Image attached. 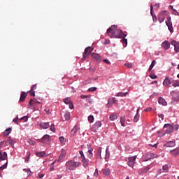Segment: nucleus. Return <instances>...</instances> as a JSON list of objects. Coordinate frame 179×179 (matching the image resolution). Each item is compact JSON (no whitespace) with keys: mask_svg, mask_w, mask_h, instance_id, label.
Segmentation results:
<instances>
[{"mask_svg":"<svg viewBox=\"0 0 179 179\" xmlns=\"http://www.w3.org/2000/svg\"><path fill=\"white\" fill-rule=\"evenodd\" d=\"M158 20L159 23H163L166 20L165 23L168 27V29L171 33L174 31L173 29V22H171V17L170 16V13L167 10L161 11L158 15Z\"/></svg>","mask_w":179,"mask_h":179,"instance_id":"nucleus-1","label":"nucleus"},{"mask_svg":"<svg viewBox=\"0 0 179 179\" xmlns=\"http://www.w3.org/2000/svg\"><path fill=\"white\" fill-rule=\"evenodd\" d=\"M108 36L111 38H122L127 37V34L122 32V30L117 29L115 25H113L107 29Z\"/></svg>","mask_w":179,"mask_h":179,"instance_id":"nucleus-2","label":"nucleus"},{"mask_svg":"<svg viewBox=\"0 0 179 179\" xmlns=\"http://www.w3.org/2000/svg\"><path fill=\"white\" fill-rule=\"evenodd\" d=\"M80 163L76 162H73V161H69L66 162V170L67 171H71L72 170H75L77 167H79Z\"/></svg>","mask_w":179,"mask_h":179,"instance_id":"nucleus-3","label":"nucleus"},{"mask_svg":"<svg viewBox=\"0 0 179 179\" xmlns=\"http://www.w3.org/2000/svg\"><path fill=\"white\" fill-rule=\"evenodd\" d=\"M157 157H159V155H157V154L148 152L143 157V159L144 162H148L149 160H151V159H157Z\"/></svg>","mask_w":179,"mask_h":179,"instance_id":"nucleus-4","label":"nucleus"},{"mask_svg":"<svg viewBox=\"0 0 179 179\" xmlns=\"http://www.w3.org/2000/svg\"><path fill=\"white\" fill-rule=\"evenodd\" d=\"M93 51V48H92V47H87L85 49V52L83 55V61H85V59H86V58H87V57H89V55H90V54H92V52Z\"/></svg>","mask_w":179,"mask_h":179,"instance_id":"nucleus-5","label":"nucleus"},{"mask_svg":"<svg viewBox=\"0 0 179 179\" xmlns=\"http://www.w3.org/2000/svg\"><path fill=\"white\" fill-rule=\"evenodd\" d=\"M174 131V128L173 127V125L170 124H166L164 126V132L166 134H170Z\"/></svg>","mask_w":179,"mask_h":179,"instance_id":"nucleus-6","label":"nucleus"},{"mask_svg":"<svg viewBox=\"0 0 179 179\" xmlns=\"http://www.w3.org/2000/svg\"><path fill=\"white\" fill-rule=\"evenodd\" d=\"M101 127V121H97L91 128L92 132H97V129Z\"/></svg>","mask_w":179,"mask_h":179,"instance_id":"nucleus-7","label":"nucleus"},{"mask_svg":"<svg viewBox=\"0 0 179 179\" xmlns=\"http://www.w3.org/2000/svg\"><path fill=\"white\" fill-rule=\"evenodd\" d=\"M135 160H136V157H129V161L127 164L129 167H134V164H135Z\"/></svg>","mask_w":179,"mask_h":179,"instance_id":"nucleus-8","label":"nucleus"},{"mask_svg":"<svg viewBox=\"0 0 179 179\" xmlns=\"http://www.w3.org/2000/svg\"><path fill=\"white\" fill-rule=\"evenodd\" d=\"M176 146V141H168L164 145V147L166 148L167 150V148H174Z\"/></svg>","mask_w":179,"mask_h":179,"instance_id":"nucleus-9","label":"nucleus"},{"mask_svg":"<svg viewBox=\"0 0 179 179\" xmlns=\"http://www.w3.org/2000/svg\"><path fill=\"white\" fill-rule=\"evenodd\" d=\"M171 45H173L174 47V50L176 51V52H179V45H178V42L176 41H172L171 42Z\"/></svg>","mask_w":179,"mask_h":179,"instance_id":"nucleus-10","label":"nucleus"},{"mask_svg":"<svg viewBox=\"0 0 179 179\" xmlns=\"http://www.w3.org/2000/svg\"><path fill=\"white\" fill-rule=\"evenodd\" d=\"M41 142H42V143H48V142H50V136L48 134L43 136L41 139Z\"/></svg>","mask_w":179,"mask_h":179,"instance_id":"nucleus-11","label":"nucleus"},{"mask_svg":"<svg viewBox=\"0 0 179 179\" xmlns=\"http://www.w3.org/2000/svg\"><path fill=\"white\" fill-rule=\"evenodd\" d=\"M163 85H164V86H166L167 87H169V86H170V85H171V80L169 77H166L164 80Z\"/></svg>","mask_w":179,"mask_h":179,"instance_id":"nucleus-12","label":"nucleus"},{"mask_svg":"<svg viewBox=\"0 0 179 179\" xmlns=\"http://www.w3.org/2000/svg\"><path fill=\"white\" fill-rule=\"evenodd\" d=\"M0 160H8V154L6 152H0Z\"/></svg>","mask_w":179,"mask_h":179,"instance_id":"nucleus-13","label":"nucleus"},{"mask_svg":"<svg viewBox=\"0 0 179 179\" xmlns=\"http://www.w3.org/2000/svg\"><path fill=\"white\" fill-rule=\"evenodd\" d=\"M162 47L166 50H169V48H170V43H169V41H164L162 44Z\"/></svg>","mask_w":179,"mask_h":179,"instance_id":"nucleus-14","label":"nucleus"},{"mask_svg":"<svg viewBox=\"0 0 179 179\" xmlns=\"http://www.w3.org/2000/svg\"><path fill=\"white\" fill-rule=\"evenodd\" d=\"M39 127L41 128H43V129H48V128H50V123H48V122H42L39 124Z\"/></svg>","mask_w":179,"mask_h":179,"instance_id":"nucleus-15","label":"nucleus"},{"mask_svg":"<svg viewBox=\"0 0 179 179\" xmlns=\"http://www.w3.org/2000/svg\"><path fill=\"white\" fill-rule=\"evenodd\" d=\"M171 155L172 156H178L179 155V148H176L174 150H170Z\"/></svg>","mask_w":179,"mask_h":179,"instance_id":"nucleus-16","label":"nucleus"},{"mask_svg":"<svg viewBox=\"0 0 179 179\" xmlns=\"http://www.w3.org/2000/svg\"><path fill=\"white\" fill-rule=\"evenodd\" d=\"M91 55L92 58H94V59H96V61H101V57H100V55L96 53H92Z\"/></svg>","mask_w":179,"mask_h":179,"instance_id":"nucleus-17","label":"nucleus"},{"mask_svg":"<svg viewBox=\"0 0 179 179\" xmlns=\"http://www.w3.org/2000/svg\"><path fill=\"white\" fill-rule=\"evenodd\" d=\"M36 155L38 157H46V156H47V154L44 151L37 152H36Z\"/></svg>","mask_w":179,"mask_h":179,"instance_id":"nucleus-18","label":"nucleus"},{"mask_svg":"<svg viewBox=\"0 0 179 179\" xmlns=\"http://www.w3.org/2000/svg\"><path fill=\"white\" fill-rule=\"evenodd\" d=\"M158 102H159V104H161L162 106H167V102L162 97L159 98Z\"/></svg>","mask_w":179,"mask_h":179,"instance_id":"nucleus-19","label":"nucleus"},{"mask_svg":"<svg viewBox=\"0 0 179 179\" xmlns=\"http://www.w3.org/2000/svg\"><path fill=\"white\" fill-rule=\"evenodd\" d=\"M26 97H27V94L24 92H22L20 98V101H24V99H26Z\"/></svg>","mask_w":179,"mask_h":179,"instance_id":"nucleus-20","label":"nucleus"},{"mask_svg":"<svg viewBox=\"0 0 179 179\" xmlns=\"http://www.w3.org/2000/svg\"><path fill=\"white\" fill-rule=\"evenodd\" d=\"M10 132H12V129L8 128L4 131V132L3 133V136H4V138H6V136H8V135H9V134H10Z\"/></svg>","mask_w":179,"mask_h":179,"instance_id":"nucleus-21","label":"nucleus"},{"mask_svg":"<svg viewBox=\"0 0 179 179\" xmlns=\"http://www.w3.org/2000/svg\"><path fill=\"white\" fill-rule=\"evenodd\" d=\"M139 109H137V111H136V115L134 116V122H138V121H139Z\"/></svg>","mask_w":179,"mask_h":179,"instance_id":"nucleus-22","label":"nucleus"},{"mask_svg":"<svg viewBox=\"0 0 179 179\" xmlns=\"http://www.w3.org/2000/svg\"><path fill=\"white\" fill-rule=\"evenodd\" d=\"M113 103H115V98H113L112 100L109 99L108 101V107L110 108L113 106Z\"/></svg>","mask_w":179,"mask_h":179,"instance_id":"nucleus-23","label":"nucleus"},{"mask_svg":"<svg viewBox=\"0 0 179 179\" xmlns=\"http://www.w3.org/2000/svg\"><path fill=\"white\" fill-rule=\"evenodd\" d=\"M82 162L83 164V167L86 168L89 166V162H87V159L86 157L82 158Z\"/></svg>","mask_w":179,"mask_h":179,"instance_id":"nucleus-24","label":"nucleus"},{"mask_svg":"<svg viewBox=\"0 0 179 179\" xmlns=\"http://www.w3.org/2000/svg\"><path fill=\"white\" fill-rule=\"evenodd\" d=\"M128 94V92H118L116 96L117 97H125Z\"/></svg>","mask_w":179,"mask_h":179,"instance_id":"nucleus-25","label":"nucleus"},{"mask_svg":"<svg viewBox=\"0 0 179 179\" xmlns=\"http://www.w3.org/2000/svg\"><path fill=\"white\" fill-rule=\"evenodd\" d=\"M123 46L125 48L128 45V40L123 36L122 39L121 40Z\"/></svg>","mask_w":179,"mask_h":179,"instance_id":"nucleus-26","label":"nucleus"},{"mask_svg":"<svg viewBox=\"0 0 179 179\" xmlns=\"http://www.w3.org/2000/svg\"><path fill=\"white\" fill-rule=\"evenodd\" d=\"M87 157L92 159L93 157V149H90L87 152Z\"/></svg>","mask_w":179,"mask_h":179,"instance_id":"nucleus-27","label":"nucleus"},{"mask_svg":"<svg viewBox=\"0 0 179 179\" xmlns=\"http://www.w3.org/2000/svg\"><path fill=\"white\" fill-rule=\"evenodd\" d=\"M125 122H126L125 116L121 117H120V124H121L122 127H125Z\"/></svg>","mask_w":179,"mask_h":179,"instance_id":"nucleus-28","label":"nucleus"},{"mask_svg":"<svg viewBox=\"0 0 179 179\" xmlns=\"http://www.w3.org/2000/svg\"><path fill=\"white\" fill-rule=\"evenodd\" d=\"M103 173L104 176H110L111 172L110 171V169L107 168L103 170Z\"/></svg>","mask_w":179,"mask_h":179,"instance_id":"nucleus-29","label":"nucleus"},{"mask_svg":"<svg viewBox=\"0 0 179 179\" xmlns=\"http://www.w3.org/2000/svg\"><path fill=\"white\" fill-rule=\"evenodd\" d=\"M156 65V60H153L148 69V71L150 72L153 69L154 66Z\"/></svg>","mask_w":179,"mask_h":179,"instance_id":"nucleus-30","label":"nucleus"},{"mask_svg":"<svg viewBox=\"0 0 179 179\" xmlns=\"http://www.w3.org/2000/svg\"><path fill=\"white\" fill-rule=\"evenodd\" d=\"M64 118L66 121H69L71 120V113L69 112H67L64 114Z\"/></svg>","mask_w":179,"mask_h":179,"instance_id":"nucleus-31","label":"nucleus"},{"mask_svg":"<svg viewBox=\"0 0 179 179\" xmlns=\"http://www.w3.org/2000/svg\"><path fill=\"white\" fill-rule=\"evenodd\" d=\"M78 126H74V127L72 129L71 134V135H75V134H76V132H78Z\"/></svg>","mask_w":179,"mask_h":179,"instance_id":"nucleus-32","label":"nucleus"},{"mask_svg":"<svg viewBox=\"0 0 179 179\" xmlns=\"http://www.w3.org/2000/svg\"><path fill=\"white\" fill-rule=\"evenodd\" d=\"M7 145H13V139L11 137H9L8 140L6 141Z\"/></svg>","mask_w":179,"mask_h":179,"instance_id":"nucleus-33","label":"nucleus"},{"mask_svg":"<svg viewBox=\"0 0 179 179\" xmlns=\"http://www.w3.org/2000/svg\"><path fill=\"white\" fill-rule=\"evenodd\" d=\"M117 118H118V116L117 115H115V114L110 115V121H115V120H117Z\"/></svg>","mask_w":179,"mask_h":179,"instance_id":"nucleus-34","label":"nucleus"},{"mask_svg":"<svg viewBox=\"0 0 179 179\" xmlns=\"http://www.w3.org/2000/svg\"><path fill=\"white\" fill-rule=\"evenodd\" d=\"M30 156H31L30 152H27V156L25 157V163H29V160H30Z\"/></svg>","mask_w":179,"mask_h":179,"instance_id":"nucleus-35","label":"nucleus"},{"mask_svg":"<svg viewBox=\"0 0 179 179\" xmlns=\"http://www.w3.org/2000/svg\"><path fill=\"white\" fill-rule=\"evenodd\" d=\"M37 103H40L37 99H31L29 101V106H33V104H36Z\"/></svg>","mask_w":179,"mask_h":179,"instance_id":"nucleus-36","label":"nucleus"},{"mask_svg":"<svg viewBox=\"0 0 179 179\" xmlns=\"http://www.w3.org/2000/svg\"><path fill=\"white\" fill-rule=\"evenodd\" d=\"M162 170H164V173H169V165L165 164L162 166Z\"/></svg>","mask_w":179,"mask_h":179,"instance_id":"nucleus-37","label":"nucleus"},{"mask_svg":"<svg viewBox=\"0 0 179 179\" xmlns=\"http://www.w3.org/2000/svg\"><path fill=\"white\" fill-rule=\"evenodd\" d=\"M64 102L65 103V104H69V103H72V101H71V98L67 97L64 99Z\"/></svg>","mask_w":179,"mask_h":179,"instance_id":"nucleus-38","label":"nucleus"},{"mask_svg":"<svg viewBox=\"0 0 179 179\" xmlns=\"http://www.w3.org/2000/svg\"><path fill=\"white\" fill-rule=\"evenodd\" d=\"M64 157H65V154L62 153L59 155L57 162H62V160L64 159Z\"/></svg>","mask_w":179,"mask_h":179,"instance_id":"nucleus-39","label":"nucleus"},{"mask_svg":"<svg viewBox=\"0 0 179 179\" xmlns=\"http://www.w3.org/2000/svg\"><path fill=\"white\" fill-rule=\"evenodd\" d=\"M106 160H107V159H110V152H108V148L106 149V157H105Z\"/></svg>","mask_w":179,"mask_h":179,"instance_id":"nucleus-40","label":"nucleus"},{"mask_svg":"<svg viewBox=\"0 0 179 179\" xmlns=\"http://www.w3.org/2000/svg\"><path fill=\"white\" fill-rule=\"evenodd\" d=\"M88 121L91 123L93 122V121H94V117H93V115H90L88 117Z\"/></svg>","mask_w":179,"mask_h":179,"instance_id":"nucleus-41","label":"nucleus"},{"mask_svg":"<svg viewBox=\"0 0 179 179\" xmlns=\"http://www.w3.org/2000/svg\"><path fill=\"white\" fill-rule=\"evenodd\" d=\"M29 120V117L27 116H24L20 119V121H24L26 122Z\"/></svg>","mask_w":179,"mask_h":179,"instance_id":"nucleus-42","label":"nucleus"},{"mask_svg":"<svg viewBox=\"0 0 179 179\" xmlns=\"http://www.w3.org/2000/svg\"><path fill=\"white\" fill-rule=\"evenodd\" d=\"M8 167V161H6V164H3L2 166L0 167V171L3 170Z\"/></svg>","mask_w":179,"mask_h":179,"instance_id":"nucleus-43","label":"nucleus"},{"mask_svg":"<svg viewBox=\"0 0 179 179\" xmlns=\"http://www.w3.org/2000/svg\"><path fill=\"white\" fill-rule=\"evenodd\" d=\"M172 85L173 86V87H178L179 86V80H176Z\"/></svg>","mask_w":179,"mask_h":179,"instance_id":"nucleus-44","label":"nucleus"},{"mask_svg":"<svg viewBox=\"0 0 179 179\" xmlns=\"http://www.w3.org/2000/svg\"><path fill=\"white\" fill-rule=\"evenodd\" d=\"M150 13H151V16H153V15H156L155 13V10H153V6L152 5L150 6Z\"/></svg>","mask_w":179,"mask_h":179,"instance_id":"nucleus-45","label":"nucleus"},{"mask_svg":"<svg viewBox=\"0 0 179 179\" xmlns=\"http://www.w3.org/2000/svg\"><path fill=\"white\" fill-rule=\"evenodd\" d=\"M150 78L151 79H157V76H156L155 73L150 74Z\"/></svg>","mask_w":179,"mask_h":179,"instance_id":"nucleus-46","label":"nucleus"},{"mask_svg":"<svg viewBox=\"0 0 179 179\" xmlns=\"http://www.w3.org/2000/svg\"><path fill=\"white\" fill-rule=\"evenodd\" d=\"M152 20L155 23H156V22H157V17L156 16V14L154 15H152Z\"/></svg>","mask_w":179,"mask_h":179,"instance_id":"nucleus-47","label":"nucleus"},{"mask_svg":"<svg viewBox=\"0 0 179 179\" xmlns=\"http://www.w3.org/2000/svg\"><path fill=\"white\" fill-rule=\"evenodd\" d=\"M50 131H52V132H55V126L54 124H52L50 126Z\"/></svg>","mask_w":179,"mask_h":179,"instance_id":"nucleus-48","label":"nucleus"},{"mask_svg":"<svg viewBox=\"0 0 179 179\" xmlns=\"http://www.w3.org/2000/svg\"><path fill=\"white\" fill-rule=\"evenodd\" d=\"M124 66H126L127 68H132V64L126 63V64H124Z\"/></svg>","mask_w":179,"mask_h":179,"instance_id":"nucleus-49","label":"nucleus"},{"mask_svg":"<svg viewBox=\"0 0 179 179\" xmlns=\"http://www.w3.org/2000/svg\"><path fill=\"white\" fill-rule=\"evenodd\" d=\"M89 92H96V90H97V88L93 87H90L89 88Z\"/></svg>","mask_w":179,"mask_h":179,"instance_id":"nucleus-50","label":"nucleus"},{"mask_svg":"<svg viewBox=\"0 0 179 179\" xmlns=\"http://www.w3.org/2000/svg\"><path fill=\"white\" fill-rule=\"evenodd\" d=\"M103 62H105V64H107L108 65H110L111 64V62H110V61L107 59H104L103 60Z\"/></svg>","mask_w":179,"mask_h":179,"instance_id":"nucleus-51","label":"nucleus"},{"mask_svg":"<svg viewBox=\"0 0 179 179\" xmlns=\"http://www.w3.org/2000/svg\"><path fill=\"white\" fill-rule=\"evenodd\" d=\"M59 141L61 143H64L65 142V138H64V136L59 137Z\"/></svg>","mask_w":179,"mask_h":179,"instance_id":"nucleus-52","label":"nucleus"},{"mask_svg":"<svg viewBox=\"0 0 179 179\" xmlns=\"http://www.w3.org/2000/svg\"><path fill=\"white\" fill-rule=\"evenodd\" d=\"M37 89V84L34 85L31 87V90H36Z\"/></svg>","mask_w":179,"mask_h":179,"instance_id":"nucleus-53","label":"nucleus"},{"mask_svg":"<svg viewBox=\"0 0 179 179\" xmlns=\"http://www.w3.org/2000/svg\"><path fill=\"white\" fill-rule=\"evenodd\" d=\"M29 93H30V96H36V93L34 91H33V90H31L29 91Z\"/></svg>","mask_w":179,"mask_h":179,"instance_id":"nucleus-54","label":"nucleus"},{"mask_svg":"<svg viewBox=\"0 0 179 179\" xmlns=\"http://www.w3.org/2000/svg\"><path fill=\"white\" fill-rule=\"evenodd\" d=\"M149 170H150V168L147 166L144 170H143V173H148Z\"/></svg>","mask_w":179,"mask_h":179,"instance_id":"nucleus-55","label":"nucleus"},{"mask_svg":"<svg viewBox=\"0 0 179 179\" xmlns=\"http://www.w3.org/2000/svg\"><path fill=\"white\" fill-rule=\"evenodd\" d=\"M94 177H99V170L96 169L94 173Z\"/></svg>","mask_w":179,"mask_h":179,"instance_id":"nucleus-56","label":"nucleus"},{"mask_svg":"<svg viewBox=\"0 0 179 179\" xmlns=\"http://www.w3.org/2000/svg\"><path fill=\"white\" fill-rule=\"evenodd\" d=\"M69 107L71 110H72L73 108V103L71 102L69 103Z\"/></svg>","mask_w":179,"mask_h":179,"instance_id":"nucleus-57","label":"nucleus"},{"mask_svg":"<svg viewBox=\"0 0 179 179\" xmlns=\"http://www.w3.org/2000/svg\"><path fill=\"white\" fill-rule=\"evenodd\" d=\"M80 157L81 159L85 158V155L83 154V151H80Z\"/></svg>","mask_w":179,"mask_h":179,"instance_id":"nucleus-58","label":"nucleus"},{"mask_svg":"<svg viewBox=\"0 0 179 179\" xmlns=\"http://www.w3.org/2000/svg\"><path fill=\"white\" fill-rule=\"evenodd\" d=\"M110 40L108 39H106L104 41H103V44H110Z\"/></svg>","mask_w":179,"mask_h":179,"instance_id":"nucleus-59","label":"nucleus"},{"mask_svg":"<svg viewBox=\"0 0 179 179\" xmlns=\"http://www.w3.org/2000/svg\"><path fill=\"white\" fill-rule=\"evenodd\" d=\"M173 15L179 16V13L176 9H173Z\"/></svg>","mask_w":179,"mask_h":179,"instance_id":"nucleus-60","label":"nucleus"},{"mask_svg":"<svg viewBox=\"0 0 179 179\" xmlns=\"http://www.w3.org/2000/svg\"><path fill=\"white\" fill-rule=\"evenodd\" d=\"M17 120H19V117L17 115L16 118L13 119V122L15 124H17Z\"/></svg>","mask_w":179,"mask_h":179,"instance_id":"nucleus-61","label":"nucleus"},{"mask_svg":"<svg viewBox=\"0 0 179 179\" xmlns=\"http://www.w3.org/2000/svg\"><path fill=\"white\" fill-rule=\"evenodd\" d=\"M80 98L81 99H88L89 96H87V95H80Z\"/></svg>","mask_w":179,"mask_h":179,"instance_id":"nucleus-62","label":"nucleus"},{"mask_svg":"<svg viewBox=\"0 0 179 179\" xmlns=\"http://www.w3.org/2000/svg\"><path fill=\"white\" fill-rule=\"evenodd\" d=\"M155 8H156V9H159V8H160V3H156L155 5Z\"/></svg>","mask_w":179,"mask_h":179,"instance_id":"nucleus-63","label":"nucleus"},{"mask_svg":"<svg viewBox=\"0 0 179 179\" xmlns=\"http://www.w3.org/2000/svg\"><path fill=\"white\" fill-rule=\"evenodd\" d=\"M159 118H161L162 120H164V115H163V114H159Z\"/></svg>","mask_w":179,"mask_h":179,"instance_id":"nucleus-64","label":"nucleus"}]
</instances>
